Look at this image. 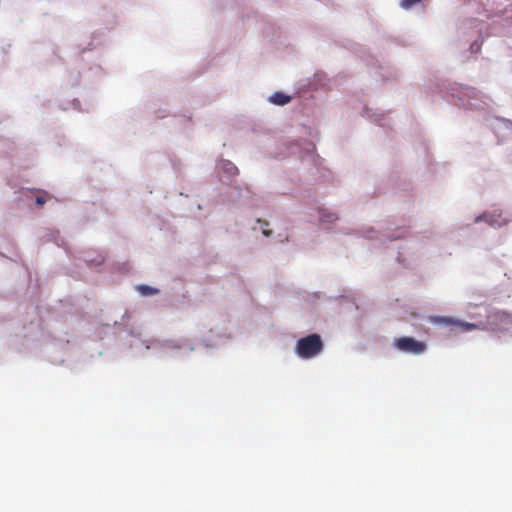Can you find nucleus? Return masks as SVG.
Instances as JSON below:
<instances>
[{
    "mask_svg": "<svg viewBox=\"0 0 512 512\" xmlns=\"http://www.w3.org/2000/svg\"><path fill=\"white\" fill-rule=\"evenodd\" d=\"M35 202L38 206H43L46 203V199L42 196H38Z\"/></svg>",
    "mask_w": 512,
    "mask_h": 512,
    "instance_id": "nucleus-6",
    "label": "nucleus"
},
{
    "mask_svg": "<svg viewBox=\"0 0 512 512\" xmlns=\"http://www.w3.org/2000/svg\"><path fill=\"white\" fill-rule=\"evenodd\" d=\"M420 2H421V0H401L400 5L402 8L408 9V8L412 7L413 5H416Z\"/></svg>",
    "mask_w": 512,
    "mask_h": 512,
    "instance_id": "nucleus-5",
    "label": "nucleus"
},
{
    "mask_svg": "<svg viewBox=\"0 0 512 512\" xmlns=\"http://www.w3.org/2000/svg\"><path fill=\"white\" fill-rule=\"evenodd\" d=\"M221 173L226 174L229 178L238 174V168L229 160H221L218 164Z\"/></svg>",
    "mask_w": 512,
    "mask_h": 512,
    "instance_id": "nucleus-1",
    "label": "nucleus"
},
{
    "mask_svg": "<svg viewBox=\"0 0 512 512\" xmlns=\"http://www.w3.org/2000/svg\"><path fill=\"white\" fill-rule=\"evenodd\" d=\"M337 219L338 217L334 213H323L321 216V221L325 223H332Z\"/></svg>",
    "mask_w": 512,
    "mask_h": 512,
    "instance_id": "nucleus-4",
    "label": "nucleus"
},
{
    "mask_svg": "<svg viewBox=\"0 0 512 512\" xmlns=\"http://www.w3.org/2000/svg\"><path fill=\"white\" fill-rule=\"evenodd\" d=\"M257 224L265 237H269L272 234V231L268 229L269 223L267 221L258 219Z\"/></svg>",
    "mask_w": 512,
    "mask_h": 512,
    "instance_id": "nucleus-3",
    "label": "nucleus"
},
{
    "mask_svg": "<svg viewBox=\"0 0 512 512\" xmlns=\"http://www.w3.org/2000/svg\"><path fill=\"white\" fill-rule=\"evenodd\" d=\"M291 100V97L284 94V93H281V92H275L271 97H270V101L275 104V105H280V106H283L287 103H289Z\"/></svg>",
    "mask_w": 512,
    "mask_h": 512,
    "instance_id": "nucleus-2",
    "label": "nucleus"
}]
</instances>
